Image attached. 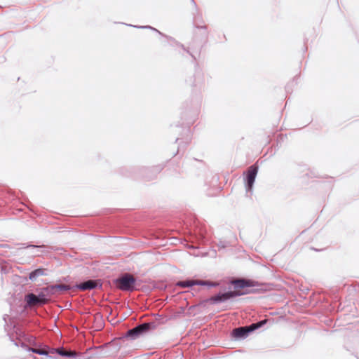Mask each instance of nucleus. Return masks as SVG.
<instances>
[{"label":"nucleus","mask_w":359,"mask_h":359,"mask_svg":"<svg viewBox=\"0 0 359 359\" xmlns=\"http://www.w3.org/2000/svg\"><path fill=\"white\" fill-rule=\"evenodd\" d=\"M137 278L131 273H124L114 280V284L121 291L132 292L137 290Z\"/></svg>","instance_id":"f257e3e1"},{"label":"nucleus","mask_w":359,"mask_h":359,"mask_svg":"<svg viewBox=\"0 0 359 359\" xmlns=\"http://www.w3.org/2000/svg\"><path fill=\"white\" fill-rule=\"evenodd\" d=\"M256 289L252 288V289H246L244 292H239V291H227V292H219L217 294L210 297L205 302H210L212 304H217L219 303H222L224 302H226L227 300L239 297L243 294H250V293H255L256 292Z\"/></svg>","instance_id":"f03ea898"},{"label":"nucleus","mask_w":359,"mask_h":359,"mask_svg":"<svg viewBox=\"0 0 359 359\" xmlns=\"http://www.w3.org/2000/svg\"><path fill=\"white\" fill-rule=\"evenodd\" d=\"M266 320L264 319L257 323H251L247 326H242L234 328L231 332V336L235 339H244L254 331L261 328L266 323Z\"/></svg>","instance_id":"7ed1b4c3"},{"label":"nucleus","mask_w":359,"mask_h":359,"mask_svg":"<svg viewBox=\"0 0 359 359\" xmlns=\"http://www.w3.org/2000/svg\"><path fill=\"white\" fill-rule=\"evenodd\" d=\"M156 327L157 325L155 322L143 323L128 330L122 338H128L134 340L149 331L156 329Z\"/></svg>","instance_id":"20e7f679"},{"label":"nucleus","mask_w":359,"mask_h":359,"mask_svg":"<svg viewBox=\"0 0 359 359\" xmlns=\"http://www.w3.org/2000/svg\"><path fill=\"white\" fill-rule=\"evenodd\" d=\"M26 302L25 307H32L33 306H43L50 302V299H47L43 292L40 290L38 294L32 292L28 293L25 297Z\"/></svg>","instance_id":"39448f33"},{"label":"nucleus","mask_w":359,"mask_h":359,"mask_svg":"<svg viewBox=\"0 0 359 359\" xmlns=\"http://www.w3.org/2000/svg\"><path fill=\"white\" fill-rule=\"evenodd\" d=\"M258 170L259 166L257 163H255L248 168L245 177V186L247 192L252 191Z\"/></svg>","instance_id":"423d86ee"},{"label":"nucleus","mask_w":359,"mask_h":359,"mask_svg":"<svg viewBox=\"0 0 359 359\" xmlns=\"http://www.w3.org/2000/svg\"><path fill=\"white\" fill-rule=\"evenodd\" d=\"M194 285H201V286H208L209 287H215L219 285L218 283L212 282L209 280H180L176 283V286H178L182 288L189 287Z\"/></svg>","instance_id":"0eeeda50"},{"label":"nucleus","mask_w":359,"mask_h":359,"mask_svg":"<svg viewBox=\"0 0 359 359\" xmlns=\"http://www.w3.org/2000/svg\"><path fill=\"white\" fill-rule=\"evenodd\" d=\"M163 169L161 165H156L152 168H142L138 169L137 174L142 177L147 181L153 180L158 173H159ZM136 175V172L135 174Z\"/></svg>","instance_id":"6e6552de"},{"label":"nucleus","mask_w":359,"mask_h":359,"mask_svg":"<svg viewBox=\"0 0 359 359\" xmlns=\"http://www.w3.org/2000/svg\"><path fill=\"white\" fill-rule=\"evenodd\" d=\"M102 284L100 279H89L76 284L73 287L81 291L92 290L97 287H102Z\"/></svg>","instance_id":"1a4fd4ad"},{"label":"nucleus","mask_w":359,"mask_h":359,"mask_svg":"<svg viewBox=\"0 0 359 359\" xmlns=\"http://www.w3.org/2000/svg\"><path fill=\"white\" fill-rule=\"evenodd\" d=\"M231 284L233 285L235 289H245L254 287L258 285V283L257 281L247 278H237L231 280Z\"/></svg>","instance_id":"9d476101"},{"label":"nucleus","mask_w":359,"mask_h":359,"mask_svg":"<svg viewBox=\"0 0 359 359\" xmlns=\"http://www.w3.org/2000/svg\"><path fill=\"white\" fill-rule=\"evenodd\" d=\"M57 354L62 357L74 359H88L89 357L85 353H78L71 349H67L64 347H60Z\"/></svg>","instance_id":"9b49d317"},{"label":"nucleus","mask_w":359,"mask_h":359,"mask_svg":"<svg viewBox=\"0 0 359 359\" xmlns=\"http://www.w3.org/2000/svg\"><path fill=\"white\" fill-rule=\"evenodd\" d=\"M20 346L23 348L27 350L28 351H31L32 353L41 355H46L48 356V346H41L39 345V347L36 348H30L24 342H20Z\"/></svg>","instance_id":"f8f14e48"},{"label":"nucleus","mask_w":359,"mask_h":359,"mask_svg":"<svg viewBox=\"0 0 359 359\" xmlns=\"http://www.w3.org/2000/svg\"><path fill=\"white\" fill-rule=\"evenodd\" d=\"M47 271H48V269H43V268L36 269L29 273V279L32 282L36 281L39 277L47 276L48 275Z\"/></svg>","instance_id":"ddd939ff"},{"label":"nucleus","mask_w":359,"mask_h":359,"mask_svg":"<svg viewBox=\"0 0 359 359\" xmlns=\"http://www.w3.org/2000/svg\"><path fill=\"white\" fill-rule=\"evenodd\" d=\"M191 1L192 3V4L195 8L196 13H194V18H193V22H194V25L195 27L198 28V29H203L206 30L207 27L205 25H200L198 23V20H200L201 18V16L198 13V8L197 6V4H196L194 0H191Z\"/></svg>","instance_id":"4468645a"},{"label":"nucleus","mask_w":359,"mask_h":359,"mask_svg":"<svg viewBox=\"0 0 359 359\" xmlns=\"http://www.w3.org/2000/svg\"><path fill=\"white\" fill-rule=\"evenodd\" d=\"M195 238L197 240V242L198 244H203L207 241L206 237H205V231L201 228H197L195 230Z\"/></svg>","instance_id":"2eb2a0df"},{"label":"nucleus","mask_w":359,"mask_h":359,"mask_svg":"<svg viewBox=\"0 0 359 359\" xmlns=\"http://www.w3.org/2000/svg\"><path fill=\"white\" fill-rule=\"evenodd\" d=\"M41 290L44 294L45 297L47 299H50V297L55 294V291L53 287V285H50L41 288Z\"/></svg>","instance_id":"dca6fc26"},{"label":"nucleus","mask_w":359,"mask_h":359,"mask_svg":"<svg viewBox=\"0 0 359 359\" xmlns=\"http://www.w3.org/2000/svg\"><path fill=\"white\" fill-rule=\"evenodd\" d=\"M135 27H137V28H140V29H151L156 32H157L159 35H161V36H163L165 38H167L170 40H172V41H175V39H173L172 37L171 36H166L165 34H163L162 32H161L160 31H158V29H156V28L154 27H152L149 25H145V26H134Z\"/></svg>","instance_id":"f3484780"},{"label":"nucleus","mask_w":359,"mask_h":359,"mask_svg":"<svg viewBox=\"0 0 359 359\" xmlns=\"http://www.w3.org/2000/svg\"><path fill=\"white\" fill-rule=\"evenodd\" d=\"M165 39L168 40V42H172L171 45H173V43H175L177 46L181 47L184 51H186L188 54H189L191 56V57L194 59V61L196 60V57L189 50V49L186 48L183 44L176 41L175 40V41H172V40H170V39H168L167 38H165Z\"/></svg>","instance_id":"a211bd4d"},{"label":"nucleus","mask_w":359,"mask_h":359,"mask_svg":"<svg viewBox=\"0 0 359 359\" xmlns=\"http://www.w3.org/2000/svg\"><path fill=\"white\" fill-rule=\"evenodd\" d=\"M53 287L55 292L57 291H69L72 288L70 285L64 284H55Z\"/></svg>","instance_id":"6ab92c4d"},{"label":"nucleus","mask_w":359,"mask_h":359,"mask_svg":"<svg viewBox=\"0 0 359 359\" xmlns=\"http://www.w3.org/2000/svg\"><path fill=\"white\" fill-rule=\"evenodd\" d=\"M60 350V348H49L48 347V355H50V354H55V353H57V351H59Z\"/></svg>","instance_id":"aec40b11"},{"label":"nucleus","mask_w":359,"mask_h":359,"mask_svg":"<svg viewBox=\"0 0 359 359\" xmlns=\"http://www.w3.org/2000/svg\"><path fill=\"white\" fill-rule=\"evenodd\" d=\"M229 245V243L226 241H220L218 244V247L220 248H225Z\"/></svg>","instance_id":"412c9836"},{"label":"nucleus","mask_w":359,"mask_h":359,"mask_svg":"<svg viewBox=\"0 0 359 359\" xmlns=\"http://www.w3.org/2000/svg\"><path fill=\"white\" fill-rule=\"evenodd\" d=\"M13 329H14V331L15 332V333H16L17 334H19L20 336H21L22 332H21V331L19 330V328L16 327V326H15V325H14V326H13Z\"/></svg>","instance_id":"4be33fe9"},{"label":"nucleus","mask_w":359,"mask_h":359,"mask_svg":"<svg viewBox=\"0 0 359 359\" xmlns=\"http://www.w3.org/2000/svg\"><path fill=\"white\" fill-rule=\"evenodd\" d=\"M8 335H9V337H10V339L11 340V341H13L16 346H20V344L14 340L13 337L9 333H8Z\"/></svg>","instance_id":"5701e85b"},{"label":"nucleus","mask_w":359,"mask_h":359,"mask_svg":"<svg viewBox=\"0 0 359 359\" xmlns=\"http://www.w3.org/2000/svg\"><path fill=\"white\" fill-rule=\"evenodd\" d=\"M95 319H98L100 318V320L102 319V316L100 313H97L95 316Z\"/></svg>","instance_id":"b1692460"},{"label":"nucleus","mask_w":359,"mask_h":359,"mask_svg":"<svg viewBox=\"0 0 359 359\" xmlns=\"http://www.w3.org/2000/svg\"><path fill=\"white\" fill-rule=\"evenodd\" d=\"M34 340H35V338H34L33 336H31V337H29V343H30V344H31V343H32V342H34Z\"/></svg>","instance_id":"393cba45"},{"label":"nucleus","mask_w":359,"mask_h":359,"mask_svg":"<svg viewBox=\"0 0 359 359\" xmlns=\"http://www.w3.org/2000/svg\"><path fill=\"white\" fill-rule=\"evenodd\" d=\"M194 121V119L189 120V121H187V125H190V124H191Z\"/></svg>","instance_id":"a878e982"},{"label":"nucleus","mask_w":359,"mask_h":359,"mask_svg":"<svg viewBox=\"0 0 359 359\" xmlns=\"http://www.w3.org/2000/svg\"><path fill=\"white\" fill-rule=\"evenodd\" d=\"M28 247H32V248H38L39 246L34 245H30Z\"/></svg>","instance_id":"bb28decb"},{"label":"nucleus","mask_w":359,"mask_h":359,"mask_svg":"<svg viewBox=\"0 0 359 359\" xmlns=\"http://www.w3.org/2000/svg\"><path fill=\"white\" fill-rule=\"evenodd\" d=\"M103 348V346H99V347H96L95 349L98 350V349H102Z\"/></svg>","instance_id":"cd10ccee"},{"label":"nucleus","mask_w":359,"mask_h":359,"mask_svg":"<svg viewBox=\"0 0 359 359\" xmlns=\"http://www.w3.org/2000/svg\"><path fill=\"white\" fill-rule=\"evenodd\" d=\"M286 91L288 92L289 91V86H286Z\"/></svg>","instance_id":"c85d7f7f"},{"label":"nucleus","mask_w":359,"mask_h":359,"mask_svg":"<svg viewBox=\"0 0 359 359\" xmlns=\"http://www.w3.org/2000/svg\"><path fill=\"white\" fill-rule=\"evenodd\" d=\"M189 248H198V247H194V246L191 245V246H189Z\"/></svg>","instance_id":"c756f323"}]
</instances>
